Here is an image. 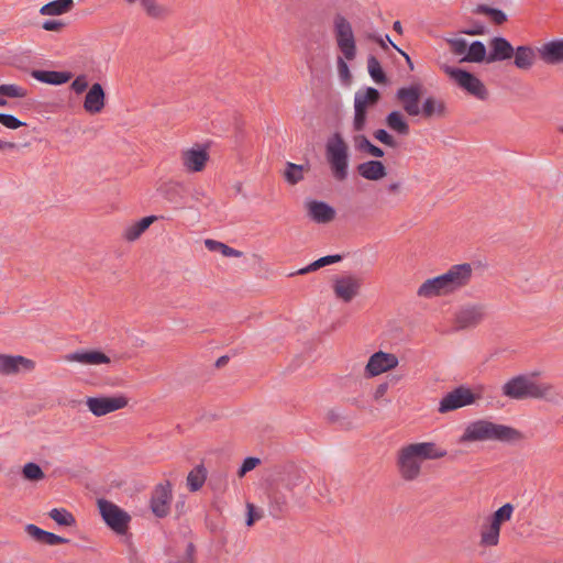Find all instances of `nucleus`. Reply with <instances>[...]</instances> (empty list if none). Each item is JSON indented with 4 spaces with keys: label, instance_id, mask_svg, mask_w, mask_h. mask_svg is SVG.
Here are the masks:
<instances>
[{
    "label": "nucleus",
    "instance_id": "21",
    "mask_svg": "<svg viewBox=\"0 0 563 563\" xmlns=\"http://www.w3.org/2000/svg\"><path fill=\"white\" fill-rule=\"evenodd\" d=\"M305 208L308 217L319 224L330 223L335 218L334 208L323 201L308 200Z\"/></svg>",
    "mask_w": 563,
    "mask_h": 563
},
{
    "label": "nucleus",
    "instance_id": "64",
    "mask_svg": "<svg viewBox=\"0 0 563 563\" xmlns=\"http://www.w3.org/2000/svg\"><path fill=\"white\" fill-rule=\"evenodd\" d=\"M558 132H559V133H561V134H563V124H561V125H559V126H558Z\"/></svg>",
    "mask_w": 563,
    "mask_h": 563
},
{
    "label": "nucleus",
    "instance_id": "23",
    "mask_svg": "<svg viewBox=\"0 0 563 563\" xmlns=\"http://www.w3.org/2000/svg\"><path fill=\"white\" fill-rule=\"evenodd\" d=\"M490 53L487 63L509 59L514 55L512 45L504 37H494L489 42Z\"/></svg>",
    "mask_w": 563,
    "mask_h": 563
},
{
    "label": "nucleus",
    "instance_id": "38",
    "mask_svg": "<svg viewBox=\"0 0 563 563\" xmlns=\"http://www.w3.org/2000/svg\"><path fill=\"white\" fill-rule=\"evenodd\" d=\"M51 519H53L57 525L64 527H71L75 525L76 520L71 512H69L65 508H54L48 512Z\"/></svg>",
    "mask_w": 563,
    "mask_h": 563
},
{
    "label": "nucleus",
    "instance_id": "58",
    "mask_svg": "<svg viewBox=\"0 0 563 563\" xmlns=\"http://www.w3.org/2000/svg\"><path fill=\"white\" fill-rule=\"evenodd\" d=\"M464 33L470 34V35H478V34L483 33V30L482 29H472L468 31H464Z\"/></svg>",
    "mask_w": 563,
    "mask_h": 563
},
{
    "label": "nucleus",
    "instance_id": "48",
    "mask_svg": "<svg viewBox=\"0 0 563 563\" xmlns=\"http://www.w3.org/2000/svg\"><path fill=\"white\" fill-rule=\"evenodd\" d=\"M261 460L257 457H246L238 472L239 477H243L246 473L253 471L258 464Z\"/></svg>",
    "mask_w": 563,
    "mask_h": 563
},
{
    "label": "nucleus",
    "instance_id": "33",
    "mask_svg": "<svg viewBox=\"0 0 563 563\" xmlns=\"http://www.w3.org/2000/svg\"><path fill=\"white\" fill-rule=\"evenodd\" d=\"M484 60L487 62L486 47L479 41L473 42L468 45L466 54L461 59V62L470 63H482Z\"/></svg>",
    "mask_w": 563,
    "mask_h": 563
},
{
    "label": "nucleus",
    "instance_id": "37",
    "mask_svg": "<svg viewBox=\"0 0 563 563\" xmlns=\"http://www.w3.org/2000/svg\"><path fill=\"white\" fill-rule=\"evenodd\" d=\"M341 260H342L341 255H327V256H323V257L314 261L313 263L309 264L308 266H306L303 268H300L297 272V274L305 275V274L314 272V271H317V269H319L321 267H324L327 265H331V264L338 263Z\"/></svg>",
    "mask_w": 563,
    "mask_h": 563
},
{
    "label": "nucleus",
    "instance_id": "13",
    "mask_svg": "<svg viewBox=\"0 0 563 563\" xmlns=\"http://www.w3.org/2000/svg\"><path fill=\"white\" fill-rule=\"evenodd\" d=\"M128 398L124 395L88 397L86 406L96 417H102L128 406Z\"/></svg>",
    "mask_w": 563,
    "mask_h": 563
},
{
    "label": "nucleus",
    "instance_id": "24",
    "mask_svg": "<svg viewBox=\"0 0 563 563\" xmlns=\"http://www.w3.org/2000/svg\"><path fill=\"white\" fill-rule=\"evenodd\" d=\"M128 5L140 3L144 13L154 20H165L169 15V10L157 0H124Z\"/></svg>",
    "mask_w": 563,
    "mask_h": 563
},
{
    "label": "nucleus",
    "instance_id": "39",
    "mask_svg": "<svg viewBox=\"0 0 563 563\" xmlns=\"http://www.w3.org/2000/svg\"><path fill=\"white\" fill-rule=\"evenodd\" d=\"M305 170L306 168L302 165L287 163L284 177L289 184L295 185L303 179Z\"/></svg>",
    "mask_w": 563,
    "mask_h": 563
},
{
    "label": "nucleus",
    "instance_id": "52",
    "mask_svg": "<svg viewBox=\"0 0 563 563\" xmlns=\"http://www.w3.org/2000/svg\"><path fill=\"white\" fill-rule=\"evenodd\" d=\"M67 542H68L67 539L59 537L55 533L48 532V531L45 532L44 539L42 541L43 544H47V545H57V544H64Z\"/></svg>",
    "mask_w": 563,
    "mask_h": 563
},
{
    "label": "nucleus",
    "instance_id": "11",
    "mask_svg": "<svg viewBox=\"0 0 563 563\" xmlns=\"http://www.w3.org/2000/svg\"><path fill=\"white\" fill-rule=\"evenodd\" d=\"M444 71L450 76L454 82L479 100H486L488 97V91L485 85L473 74L450 66L444 67Z\"/></svg>",
    "mask_w": 563,
    "mask_h": 563
},
{
    "label": "nucleus",
    "instance_id": "29",
    "mask_svg": "<svg viewBox=\"0 0 563 563\" xmlns=\"http://www.w3.org/2000/svg\"><path fill=\"white\" fill-rule=\"evenodd\" d=\"M32 76L38 81L49 85H63L71 79V74L54 70H34Z\"/></svg>",
    "mask_w": 563,
    "mask_h": 563
},
{
    "label": "nucleus",
    "instance_id": "15",
    "mask_svg": "<svg viewBox=\"0 0 563 563\" xmlns=\"http://www.w3.org/2000/svg\"><path fill=\"white\" fill-rule=\"evenodd\" d=\"M35 362L22 355L0 353V376H14L33 372Z\"/></svg>",
    "mask_w": 563,
    "mask_h": 563
},
{
    "label": "nucleus",
    "instance_id": "16",
    "mask_svg": "<svg viewBox=\"0 0 563 563\" xmlns=\"http://www.w3.org/2000/svg\"><path fill=\"white\" fill-rule=\"evenodd\" d=\"M362 282L355 275H342L333 280V292L335 297L344 302L352 301L360 292Z\"/></svg>",
    "mask_w": 563,
    "mask_h": 563
},
{
    "label": "nucleus",
    "instance_id": "51",
    "mask_svg": "<svg viewBox=\"0 0 563 563\" xmlns=\"http://www.w3.org/2000/svg\"><path fill=\"white\" fill-rule=\"evenodd\" d=\"M338 73H339V77L341 78V80L343 82H345V84L350 82L351 73H350L349 66L345 63V60L341 57L338 59Z\"/></svg>",
    "mask_w": 563,
    "mask_h": 563
},
{
    "label": "nucleus",
    "instance_id": "12",
    "mask_svg": "<svg viewBox=\"0 0 563 563\" xmlns=\"http://www.w3.org/2000/svg\"><path fill=\"white\" fill-rule=\"evenodd\" d=\"M98 508L104 522L118 534H125L131 517L111 501L99 499Z\"/></svg>",
    "mask_w": 563,
    "mask_h": 563
},
{
    "label": "nucleus",
    "instance_id": "36",
    "mask_svg": "<svg viewBox=\"0 0 563 563\" xmlns=\"http://www.w3.org/2000/svg\"><path fill=\"white\" fill-rule=\"evenodd\" d=\"M205 245L206 247L211 251V252H219L221 253L223 256L225 257H240L242 256V253L235 249H232L230 246H228L227 244L222 243V242H219V241H216V240H211V239H207L205 241Z\"/></svg>",
    "mask_w": 563,
    "mask_h": 563
},
{
    "label": "nucleus",
    "instance_id": "59",
    "mask_svg": "<svg viewBox=\"0 0 563 563\" xmlns=\"http://www.w3.org/2000/svg\"><path fill=\"white\" fill-rule=\"evenodd\" d=\"M393 29H394L397 33H399V34H401V33H402V26H401V23H400L399 21L394 22Z\"/></svg>",
    "mask_w": 563,
    "mask_h": 563
},
{
    "label": "nucleus",
    "instance_id": "44",
    "mask_svg": "<svg viewBox=\"0 0 563 563\" xmlns=\"http://www.w3.org/2000/svg\"><path fill=\"white\" fill-rule=\"evenodd\" d=\"M448 44L450 45L451 52L457 56H464L467 51V42L457 36L448 37L446 38Z\"/></svg>",
    "mask_w": 563,
    "mask_h": 563
},
{
    "label": "nucleus",
    "instance_id": "30",
    "mask_svg": "<svg viewBox=\"0 0 563 563\" xmlns=\"http://www.w3.org/2000/svg\"><path fill=\"white\" fill-rule=\"evenodd\" d=\"M515 65L519 69H530L536 63V53L529 46H518L514 49Z\"/></svg>",
    "mask_w": 563,
    "mask_h": 563
},
{
    "label": "nucleus",
    "instance_id": "61",
    "mask_svg": "<svg viewBox=\"0 0 563 563\" xmlns=\"http://www.w3.org/2000/svg\"><path fill=\"white\" fill-rule=\"evenodd\" d=\"M191 553H192V547H191V545H188V549H187V554H188V556H189V559H188V563H192V561H191V559H190Z\"/></svg>",
    "mask_w": 563,
    "mask_h": 563
},
{
    "label": "nucleus",
    "instance_id": "54",
    "mask_svg": "<svg viewBox=\"0 0 563 563\" xmlns=\"http://www.w3.org/2000/svg\"><path fill=\"white\" fill-rule=\"evenodd\" d=\"M45 31L59 32L65 27V23L60 20L45 21L42 25Z\"/></svg>",
    "mask_w": 563,
    "mask_h": 563
},
{
    "label": "nucleus",
    "instance_id": "63",
    "mask_svg": "<svg viewBox=\"0 0 563 563\" xmlns=\"http://www.w3.org/2000/svg\"><path fill=\"white\" fill-rule=\"evenodd\" d=\"M378 43H379L383 47H385L386 41H384L383 38H379V40H378Z\"/></svg>",
    "mask_w": 563,
    "mask_h": 563
},
{
    "label": "nucleus",
    "instance_id": "53",
    "mask_svg": "<svg viewBox=\"0 0 563 563\" xmlns=\"http://www.w3.org/2000/svg\"><path fill=\"white\" fill-rule=\"evenodd\" d=\"M388 389H389V385H388V383L384 382V383L378 384V385L375 387L374 391H373V399H374L375 401H380V400H383V398H384V397H385V395L387 394Z\"/></svg>",
    "mask_w": 563,
    "mask_h": 563
},
{
    "label": "nucleus",
    "instance_id": "6",
    "mask_svg": "<svg viewBox=\"0 0 563 563\" xmlns=\"http://www.w3.org/2000/svg\"><path fill=\"white\" fill-rule=\"evenodd\" d=\"M325 158L332 176L343 181L349 174L350 147L341 133H333L325 143Z\"/></svg>",
    "mask_w": 563,
    "mask_h": 563
},
{
    "label": "nucleus",
    "instance_id": "32",
    "mask_svg": "<svg viewBox=\"0 0 563 563\" xmlns=\"http://www.w3.org/2000/svg\"><path fill=\"white\" fill-rule=\"evenodd\" d=\"M387 126L401 135L409 133V124L400 111H391L386 117Z\"/></svg>",
    "mask_w": 563,
    "mask_h": 563
},
{
    "label": "nucleus",
    "instance_id": "9",
    "mask_svg": "<svg viewBox=\"0 0 563 563\" xmlns=\"http://www.w3.org/2000/svg\"><path fill=\"white\" fill-rule=\"evenodd\" d=\"M486 317V306L477 302H467L460 306L453 319L456 330L465 331L478 327Z\"/></svg>",
    "mask_w": 563,
    "mask_h": 563
},
{
    "label": "nucleus",
    "instance_id": "5",
    "mask_svg": "<svg viewBox=\"0 0 563 563\" xmlns=\"http://www.w3.org/2000/svg\"><path fill=\"white\" fill-rule=\"evenodd\" d=\"M514 512V505L507 503L486 517L478 530L479 547L484 549L497 547L500 541L501 526L512 519Z\"/></svg>",
    "mask_w": 563,
    "mask_h": 563
},
{
    "label": "nucleus",
    "instance_id": "17",
    "mask_svg": "<svg viewBox=\"0 0 563 563\" xmlns=\"http://www.w3.org/2000/svg\"><path fill=\"white\" fill-rule=\"evenodd\" d=\"M422 87L419 84L402 87L397 90L396 98L401 103L404 111L410 117H417L421 110L419 107Z\"/></svg>",
    "mask_w": 563,
    "mask_h": 563
},
{
    "label": "nucleus",
    "instance_id": "31",
    "mask_svg": "<svg viewBox=\"0 0 563 563\" xmlns=\"http://www.w3.org/2000/svg\"><path fill=\"white\" fill-rule=\"evenodd\" d=\"M420 110V114H422L426 119H430L432 117L441 118L445 115V103L434 97H428L423 101L422 108Z\"/></svg>",
    "mask_w": 563,
    "mask_h": 563
},
{
    "label": "nucleus",
    "instance_id": "55",
    "mask_svg": "<svg viewBox=\"0 0 563 563\" xmlns=\"http://www.w3.org/2000/svg\"><path fill=\"white\" fill-rule=\"evenodd\" d=\"M262 518V514L257 512L254 505L247 504V519L246 525L249 527L253 526L254 522Z\"/></svg>",
    "mask_w": 563,
    "mask_h": 563
},
{
    "label": "nucleus",
    "instance_id": "34",
    "mask_svg": "<svg viewBox=\"0 0 563 563\" xmlns=\"http://www.w3.org/2000/svg\"><path fill=\"white\" fill-rule=\"evenodd\" d=\"M353 144L355 150L360 152H366L368 155L374 157H383L384 151L379 148L378 146L372 144L368 139L363 134H356L353 137Z\"/></svg>",
    "mask_w": 563,
    "mask_h": 563
},
{
    "label": "nucleus",
    "instance_id": "7",
    "mask_svg": "<svg viewBox=\"0 0 563 563\" xmlns=\"http://www.w3.org/2000/svg\"><path fill=\"white\" fill-rule=\"evenodd\" d=\"M483 390V386H477L475 388L460 386L454 388L442 397L438 411L440 413H446L466 406H472L482 399Z\"/></svg>",
    "mask_w": 563,
    "mask_h": 563
},
{
    "label": "nucleus",
    "instance_id": "8",
    "mask_svg": "<svg viewBox=\"0 0 563 563\" xmlns=\"http://www.w3.org/2000/svg\"><path fill=\"white\" fill-rule=\"evenodd\" d=\"M380 95L377 89L368 87L365 90H360L354 96V118L353 130L362 132L367 122L368 110L372 109L379 100Z\"/></svg>",
    "mask_w": 563,
    "mask_h": 563
},
{
    "label": "nucleus",
    "instance_id": "4",
    "mask_svg": "<svg viewBox=\"0 0 563 563\" xmlns=\"http://www.w3.org/2000/svg\"><path fill=\"white\" fill-rule=\"evenodd\" d=\"M521 438L520 431L512 427L496 423L488 419H477L465 426L463 433L457 439V443L466 445L486 441L516 442Z\"/></svg>",
    "mask_w": 563,
    "mask_h": 563
},
{
    "label": "nucleus",
    "instance_id": "20",
    "mask_svg": "<svg viewBox=\"0 0 563 563\" xmlns=\"http://www.w3.org/2000/svg\"><path fill=\"white\" fill-rule=\"evenodd\" d=\"M172 498V486L169 483L156 486L151 499V508L154 515L157 517L167 516Z\"/></svg>",
    "mask_w": 563,
    "mask_h": 563
},
{
    "label": "nucleus",
    "instance_id": "49",
    "mask_svg": "<svg viewBox=\"0 0 563 563\" xmlns=\"http://www.w3.org/2000/svg\"><path fill=\"white\" fill-rule=\"evenodd\" d=\"M374 137L380 143L394 147L396 145L395 139L385 130L379 129L374 132Z\"/></svg>",
    "mask_w": 563,
    "mask_h": 563
},
{
    "label": "nucleus",
    "instance_id": "26",
    "mask_svg": "<svg viewBox=\"0 0 563 563\" xmlns=\"http://www.w3.org/2000/svg\"><path fill=\"white\" fill-rule=\"evenodd\" d=\"M541 58L548 64L563 62V41L545 43L539 49Z\"/></svg>",
    "mask_w": 563,
    "mask_h": 563
},
{
    "label": "nucleus",
    "instance_id": "62",
    "mask_svg": "<svg viewBox=\"0 0 563 563\" xmlns=\"http://www.w3.org/2000/svg\"><path fill=\"white\" fill-rule=\"evenodd\" d=\"M4 96H0V106H5L7 100L3 98Z\"/></svg>",
    "mask_w": 563,
    "mask_h": 563
},
{
    "label": "nucleus",
    "instance_id": "1",
    "mask_svg": "<svg viewBox=\"0 0 563 563\" xmlns=\"http://www.w3.org/2000/svg\"><path fill=\"white\" fill-rule=\"evenodd\" d=\"M446 455V451L434 442H415L401 446L396 456V465L400 477L407 482L416 481L427 460H438Z\"/></svg>",
    "mask_w": 563,
    "mask_h": 563
},
{
    "label": "nucleus",
    "instance_id": "50",
    "mask_svg": "<svg viewBox=\"0 0 563 563\" xmlns=\"http://www.w3.org/2000/svg\"><path fill=\"white\" fill-rule=\"evenodd\" d=\"M25 531L32 539H34L35 541H37L40 543H42L45 532H46L45 530H43L32 523H30L25 527Z\"/></svg>",
    "mask_w": 563,
    "mask_h": 563
},
{
    "label": "nucleus",
    "instance_id": "45",
    "mask_svg": "<svg viewBox=\"0 0 563 563\" xmlns=\"http://www.w3.org/2000/svg\"><path fill=\"white\" fill-rule=\"evenodd\" d=\"M0 96L9 98H23L26 96V90L18 85H1Z\"/></svg>",
    "mask_w": 563,
    "mask_h": 563
},
{
    "label": "nucleus",
    "instance_id": "18",
    "mask_svg": "<svg viewBox=\"0 0 563 563\" xmlns=\"http://www.w3.org/2000/svg\"><path fill=\"white\" fill-rule=\"evenodd\" d=\"M181 163L184 168L189 173H199L205 169L209 159L206 148L196 145L181 152Z\"/></svg>",
    "mask_w": 563,
    "mask_h": 563
},
{
    "label": "nucleus",
    "instance_id": "56",
    "mask_svg": "<svg viewBox=\"0 0 563 563\" xmlns=\"http://www.w3.org/2000/svg\"><path fill=\"white\" fill-rule=\"evenodd\" d=\"M401 185L398 181L391 183L387 186V190L390 194H398L400 191Z\"/></svg>",
    "mask_w": 563,
    "mask_h": 563
},
{
    "label": "nucleus",
    "instance_id": "2",
    "mask_svg": "<svg viewBox=\"0 0 563 563\" xmlns=\"http://www.w3.org/2000/svg\"><path fill=\"white\" fill-rule=\"evenodd\" d=\"M501 394L515 400L533 398L558 401L563 399V388L538 380L537 373L511 377L501 386Z\"/></svg>",
    "mask_w": 563,
    "mask_h": 563
},
{
    "label": "nucleus",
    "instance_id": "25",
    "mask_svg": "<svg viewBox=\"0 0 563 563\" xmlns=\"http://www.w3.org/2000/svg\"><path fill=\"white\" fill-rule=\"evenodd\" d=\"M357 173L365 179L377 181L387 175L386 167L379 161H368L357 166Z\"/></svg>",
    "mask_w": 563,
    "mask_h": 563
},
{
    "label": "nucleus",
    "instance_id": "40",
    "mask_svg": "<svg viewBox=\"0 0 563 563\" xmlns=\"http://www.w3.org/2000/svg\"><path fill=\"white\" fill-rule=\"evenodd\" d=\"M299 486H302L305 492H309L310 489V482L306 478L305 474L300 472L289 474L286 482V488L289 492H294Z\"/></svg>",
    "mask_w": 563,
    "mask_h": 563
},
{
    "label": "nucleus",
    "instance_id": "3",
    "mask_svg": "<svg viewBox=\"0 0 563 563\" xmlns=\"http://www.w3.org/2000/svg\"><path fill=\"white\" fill-rule=\"evenodd\" d=\"M473 272L470 263L453 265L445 273L424 280L417 295L421 298H433L454 294L470 284Z\"/></svg>",
    "mask_w": 563,
    "mask_h": 563
},
{
    "label": "nucleus",
    "instance_id": "43",
    "mask_svg": "<svg viewBox=\"0 0 563 563\" xmlns=\"http://www.w3.org/2000/svg\"><path fill=\"white\" fill-rule=\"evenodd\" d=\"M478 12L487 15L495 24H503L507 21V15L505 12L488 5H479Z\"/></svg>",
    "mask_w": 563,
    "mask_h": 563
},
{
    "label": "nucleus",
    "instance_id": "35",
    "mask_svg": "<svg viewBox=\"0 0 563 563\" xmlns=\"http://www.w3.org/2000/svg\"><path fill=\"white\" fill-rule=\"evenodd\" d=\"M207 478V470L202 465L192 468L187 476V486L191 492L199 490Z\"/></svg>",
    "mask_w": 563,
    "mask_h": 563
},
{
    "label": "nucleus",
    "instance_id": "27",
    "mask_svg": "<svg viewBox=\"0 0 563 563\" xmlns=\"http://www.w3.org/2000/svg\"><path fill=\"white\" fill-rule=\"evenodd\" d=\"M74 0H53L40 8L41 15L57 16L70 12L74 8Z\"/></svg>",
    "mask_w": 563,
    "mask_h": 563
},
{
    "label": "nucleus",
    "instance_id": "22",
    "mask_svg": "<svg viewBox=\"0 0 563 563\" xmlns=\"http://www.w3.org/2000/svg\"><path fill=\"white\" fill-rule=\"evenodd\" d=\"M106 106V92L98 82L93 84L87 91L84 100V109L90 114L100 113Z\"/></svg>",
    "mask_w": 563,
    "mask_h": 563
},
{
    "label": "nucleus",
    "instance_id": "28",
    "mask_svg": "<svg viewBox=\"0 0 563 563\" xmlns=\"http://www.w3.org/2000/svg\"><path fill=\"white\" fill-rule=\"evenodd\" d=\"M156 219L157 218L155 216H148L130 224L125 228L123 238L130 242L137 240L150 228V225L156 221Z\"/></svg>",
    "mask_w": 563,
    "mask_h": 563
},
{
    "label": "nucleus",
    "instance_id": "19",
    "mask_svg": "<svg viewBox=\"0 0 563 563\" xmlns=\"http://www.w3.org/2000/svg\"><path fill=\"white\" fill-rule=\"evenodd\" d=\"M65 361L69 363H80L88 366L109 365L111 358L98 350L76 351L65 355Z\"/></svg>",
    "mask_w": 563,
    "mask_h": 563
},
{
    "label": "nucleus",
    "instance_id": "14",
    "mask_svg": "<svg viewBox=\"0 0 563 563\" xmlns=\"http://www.w3.org/2000/svg\"><path fill=\"white\" fill-rule=\"evenodd\" d=\"M398 364L399 360L396 354L377 351L369 356L364 367V375L367 378H373L395 369Z\"/></svg>",
    "mask_w": 563,
    "mask_h": 563
},
{
    "label": "nucleus",
    "instance_id": "57",
    "mask_svg": "<svg viewBox=\"0 0 563 563\" xmlns=\"http://www.w3.org/2000/svg\"><path fill=\"white\" fill-rule=\"evenodd\" d=\"M15 148V144L12 142H5L0 140V151L4 150H13Z\"/></svg>",
    "mask_w": 563,
    "mask_h": 563
},
{
    "label": "nucleus",
    "instance_id": "60",
    "mask_svg": "<svg viewBox=\"0 0 563 563\" xmlns=\"http://www.w3.org/2000/svg\"><path fill=\"white\" fill-rule=\"evenodd\" d=\"M386 40H387V41H388V42H389V43H390L395 48H397V49H398V51H399V52H400V53L406 57V59H407V62H408V63H410V58H409V56H408L406 53H404L402 51H400V49H399V48H398V47H397V46H396V45L390 41V38H389V36H388V35H386Z\"/></svg>",
    "mask_w": 563,
    "mask_h": 563
},
{
    "label": "nucleus",
    "instance_id": "10",
    "mask_svg": "<svg viewBox=\"0 0 563 563\" xmlns=\"http://www.w3.org/2000/svg\"><path fill=\"white\" fill-rule=\"evenodd\" d=\"M333 26L336 45L344 59L353 60L356 56V45L350 21L343 15H336L333 21Z\"/></svg>",
    "mask_w": 563,
    "mask_h": 563
},
{
    "label": "nucleus",
    "instance_id": "47",
    "mask_svg": "<svg viewBox=\"0 0 563 563\" xmlns=\"http://www.w3.org/2000/svg\"><path fill=\"white\" fill-rule=\"evenodd\" d=\"M88 86H89L88 77H87V75L82 74V75L77 76L73 80L70 88L75 93L80 95L88 88Z\"/></svg>",
    "mask_w": 563,
    "mask_h": 563
},
{
    "label": "nucleus",
    "instance_id": "46",
    "mask_svg": "<svg viewBox=\"0 0 563 563\" xmlns=\"http://www.w3.org/2000/svg\"><path fill=\"white\" fill-rule=\"evenodd\" d=\"M0 123L11 130H16L24 126L25 123L20 121L18 118L11 114L0 113Z\"/></svg>",
    "mask_w": 563,
    "mask_h": 563
},
{
    "label": "nucleus",
    "instance_id": "42",
    "mask_svg": "<svg viewBox=\"0 0 563 563\" xmlns=\"http://www.w3.org/2000/svg\"><path fill=\"white\" fill-rule=\"evenodd\" d=\"M367 69L371 77L378 84L385 82L386 77L382 69L379 62L375 57H369L367 60Z\"/></svg>",
    "mask_w": 563,
    "mask_h": 563
},
{
    "label": "nucleus",
    "instance_id": "41",
    "mask_svg": "<svg viewBox=\"0 0 563 563\" xmlns=\"http://www.w3.org/2000/svg\"><path fill=\"white\" fill-rule=\"evenodd\" d=\"M22 475L25 479L32 482L42 481L45 477L44 472L36 463H26L22 468Z\"/></svg>",
    "mask_w": 563,
    "mask_h": 563
}]
</instances>
